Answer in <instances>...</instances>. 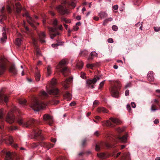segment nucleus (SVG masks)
<instances>
[{
    "label": "nucleus",
    "instance_id": "1",
    "mask_svg": "<svg viewBox=\"0 0 160 160\" xmlns=\"http://www.w3.org/2000/svg\"><path fill=\"white\" fill-rule=\"evenodd\" d=\"M58 21L57 19H54L52 21V24L54 27H48V29L49 32V34L50 38L53 39L57 35H59L60 32L59 30L62 31V25L59 26H58Z\"/></svg>",
    "mask_w": 160,
    "mask_h": 160
},
{
    "label": "nucleus",
    "instance_id": "2",
    "mask_svg": "<svg viewBox=\"0 0 160 160\" xmlns=\"http://www.w3.org/2000/svg\"><path fill=\"white\" fill-rule=\"evenodd\" d=\"M18 123L20 126L24 127H35L36 125L38 124L39 122L36 121L33 119H30L29 120L26 121L23 119L21 117H18L17 118Z\"/></svg>",
    "mask_w": 160,
    "mask_h": 160
},
{
    "label": "nucleus",
    "instance_id": "3",
    "mask_svg": "<svg viewBox=\"0 0 160 160\" xmlns=\"http://www.w3.org/2000/svg\"><path fill=\"white\" fill-rule=\"evenodd\" d=\"M51 83L50 88L47 89L48 92L53 96V98H58L60 96L59 91L57 88L54 87L57 84L56 80L53 78L51 82Z\"/></svg>",
    "mask_w": 160,
    "mask_h": 160
},
{
    "label": "nucleus",
    "instance_id": "4",
    "mask_svg": "<svg viewBox=\"0 0 160 160\" xmlns=\"http://www.w3.org/2000/svg\"><path fill=\"white\" fill-rule=\"evenodd\" d=\"M67 61L63 59L60 61L56 67L58 71L61 72L64 77L68 75L69 70L67 67L64 66L67 63Z\"/></svg>",
    "mask_w": 160,
    "mask_h": 160
},
{
    "label": "nucleus",
    "instance_id": "5",
    "mask_svg": "<svg viewBox=\"0 0 160 160\" xmlns=\"http://www.w3.org/2000/svg\"><path fill=\"white\" fill-rule=\"evenodd\" d=\"M121 84L118 81H113L110 90L112 96L114 98H118L119 97V92L118 89L121 87Z\"/></svg>",
    "mask_w": 160,
    "mask_h": 160
},
{
    "label": "nucleus",
    "instance_id": "6",
    "mask_svg": "<svg viewBox=\"0 0 160 160\" xmlns=\"http://www.w3.org/2000/svg\"><path fill=\"white\" fill-rule=\"evenodd\" d=\"M7 9L8 13L9 14H11L13 11L16 14H19L21 12L22 8L20 3L18 2L16 3L15 5L11 3H9L8 5H7Z\"/></svg>",
    "mask_w": 160,
    "mask_h": 160
},
{
    "label": "nucleus",
    "instance_id": "7",
    "mask_svg": "<svg viewBox=\"0 0 160 160\" xmlns=\"http://www.w3.org/2000/svg\"><path fill=\"white\" fill-rule=\"evenodd\" d=\"M31 107L35 111H38L43 108L45 104L41 101L38 100L36 98H34L33 101L31 102Z\"/></svg>",
    "mask_w": 160,
    "mask_h": 160
},
{
    "label": "nucleus",
    "instance_id": "8",
    "mask_svg": "<svg viewBox=\"0 0 160 160\" xmlns=\"http://www.w3.org/2000/svg\"><path fill=\"white\" fill-rule=\"evenodd\" d=\"M110 120L104 121L102 122V125L104 126H108L111 127H114V125L112 122L114 124L118 125L121 123L119 120L116 118L111 117L109 118Z\"/></svg>",
    "mask_w": 160,
    "mask_h": 160
},
{
    "label": "nucleus",
    "instance_id": "9",
    "mask_svg": "<svg viewBox=\"0 0 160 160\" xmlns=\"http://www.w3.org/2000/svg\"><path fill=\"white\" fill-rule=\"evenodd\" d=\"M22 16L26 17L28 22L34 29L36 28V25L39 24L38 23L36 22L34 19L29 16L28 12H26L24 14H23Z\"/></svg>",
    "mask_w": 160,
    "mask_h": 160
},
{
    "label": "nucleus",
    "instance_id": "10",
    "mask_svg": "<svg viewBox=\"0 0 160 160\" xmlns=\"http://www.w3.org/2000/svg\"><path fill=\"white\" fill-rule=\"evenodd\" d=\"M2 140L3 142H4L7 144H10L15 148H17L18 147L17 144L14 142L13 138L11 136H8L4 138H2Z\"/></svg>",
    "mask_w": 160,
    "mask_h": 160
},
{
    "label": "nucleus",
    "instance_id": "11",
    "mask_svg": "<svg viewBox=\"0 0 160 160\" xmlns=\"http://www.w3.org/2000/svg\"><path fill=\"white\" fill-rule=\"evenodd\" d=\"M13 158L15 160H21L19 157L15 153H11L10 152H8L6 153L5 160H12Z\"/></svg>",
    "mask_w": 160,
    "mask_h": 160
},
{
    "label": "nucleus",
    "instance_id": "12",
    "mask_svg": "<svg viewBox=\"0 0 160 160\" xmlns=\"http://www.w3.org/2000/svg\"><path fill=\"white\" fill-rule=\"evenodd\" d=\"M160 101L157 99H155L154 103L151 106V110L152 112H154L158 109L160 110Z\"/></svg>",
    "mask_w": 160,
    "mask_h": 160
},
{
    "label": "nucleus",
    "instance_id": "13",
    "mask_svg": "<svg viewBox=\"0 0 160 160\" xmlns=\"http://www.w3.org/2000/svg\"><path fill=\"white\" fill-rule=\"evenodd\" d=\"M34 133V138L38 140H42L44 138L43 136L41 134V131L37 128L33 129Z\"/></svg>",
    "mask_w": 160,
    "mask_h": 160
},
{
    "label": "nucleus",
    "instance_id": "14",
    "mask_svg": "<svg viewBox=\"0 0 160 160\" xmlns=\"http://www.w3.org/2000/svg\"><path fill=\"white\" fill-rule=\"evenodd\" d=\"M56 8L61 15H64L68 13L67 9L64 5H58L56 7Z\"/></svg>",
    "mask_w": 160,
    "mask_h": 160
},
{
    "label": "nucleus",
    "instance_id": "15",
    "mask_svg": "<svg viewBox=\"0 0 160 160\" xmlns=\"http://www.w3.org/2000/svg\"><path fill=\"white\" fill-rule=\"evenodd\" d=\"M100 78L99 77H96L95 76L92 79L88 80L87 81V83L88 85V87L91 88H94V86L93 85H92V84L95 83L97 80H99Z\"/></svg>",
    "mask_w": 160,
    "mask_h": 160
},
{
    "label": "nucleus",
    "instance_id": "16",
    "mask_svg": "<svg viewBox=\"0 0 160 160\" xmlns=\"http://www.w3.org/2000/svg\"><path fill=\"white\" fill-rule=\"evenodd\" d=\"M4 119L2 110H0V133L2 132L4 125Z\"/></svg>",
    "mask_w": 160,
    "mask_h": 160
},
{
    "label": "nucleus",
    "instance_id": "17",
    "mask_svg": "<svg viewBox=\"0 0 160 160\" xmlns=\"http://www.w3.org/2000/svg\"><path fill=\"white\" fill-rule=\"evenodd\" d=\"M15 120V117L12 113H8L6 118V121L10 123H13Z\"/></svg>",
    "mask_w": 160,
    "mask_h": 160
},
{
    "label": "nucleus",
    "instance_id": "18",
    "mask_svg": "<svg viewBox=\"0 0 160 160\" xmlns=\"http://www.w3.org/2000/svg\"><path fill=\"white\" fill-rule=\"evenodd\" d=\"M43 119L44 121H46L50 125H51L53 121L52 117L48 114H44L43 116Z\"/></svg>",
    "mask_w": 160,
    "mask_h": 160
},
{
    "label": "nucleus",
    "instance_id": "19",
    "mask_svg": "<svg viewBox=\"0 0 160 160\" xmlns=\"http://www.w3.org/2000/svg\"><path fill=\"white\" fill-rule=\"evenodd\" d=\"M38 35L39 37V39L40 42L43 44L46 42L44 39L46 38V35L44 32H41L38 33Z\"/></svg>",
    "mask_w": 160,
    "mask_h": 160
},
{
    "label": "nucleus",
    "instance_id": "20",
    "mask_svg": "<svg viewBox=\"0 0 160 160\" xmlns=\"http://www.w3.org/2000/svg\"><path fill=\"white\" fill-rule=\"evenodd\" d=\"M72 80V78L70 77L68 79H66L64 81H63L62 82V85L63 87L65 89H67L68 86V84L69 82H71Z\"/></svg>",
    "mask_w": 160,
    "mask_h": 160
},
{
    "label": "nucleus",
    "instance_id": "21",
    "mask_svg": "<svg viewBox=\"0 0 160 160\" xmlns=\"http://www.w3.org/2000/svg\"><path fill=\"white\" fill-rule=\"evenodd\" d=\"M8 97L4 93H0V102H4L7 103L8 101Z\"/></svg>",
    "mask_w": 160,
    "mask_h": 160
},
{
    "label": "nucleus",
    "instance_id": "22",
    "mask_svg": "<svg viewBox=\"0 0 160 160\" xmlns=\"http://www.w3.org/2000/svg\"><path fill=\"white\" fill-rule=\"evenodd\" d=\"M8 30V28H3V31L4 32L2 33V37L1 38V42L2 43L6 39H7V36L6 35V32Z\"/></svg>",
    "mask_w": 160,
    "mask_h": 160
},
{
    "label": "nucleus",
    "instance_id": "23",
    "mask_svg": "<svg viewBox=\"0 0 160 160\" xmlns=\"http://www.w3.org/2000/svg\"><path fill=\"white\" fill-rule=\"evenodd\" d=\"M4 7H3L1 10V14L0 15V22L1 23H2V22L3 20H5L7 19L6 14L4 13Z\"/></svg>",
    "mask_w": 160,
    "mask_h": 160
},
{
    "label": "nucleus",
    "instance_id": "24",
    "mask_svg": "<svg viewBox=\"0 0 160 160\" xmlns=\"http://www.w3.org/2000/svg\"><path fill=\"white\" fill-rule=\"evenodd\" d=\"M6 69L4 63L2 61H0V75L2 74Z\"/></svg>",
    "mask_w": 160,
    "mask_h": 160
},
{
    "label": "nucleus",
    "instance_id": "25",
    "mask_svg": "<svg viewBox=\"0 0 160 160\" xmlns=\"http://www.w3.org/2000/svg\"><path fill=\"white\" fill-rule=\"evenodd\" d=\"M120 158L121 160H129L130 159L129 153L128 152H126L122 154Z\"/></svg>",
    "mask_w": 160,
    "mask_h": 160
},
{
    "label": "nucleus",
    "instance_id": "26",
    "mask_svg": "<svg viewBox=\"0 0 160 160\" xmlns=\"http://www.w3.org/2000/svg\"><path fill=\"white\" fill-rule=\"evenodd\" d=\"M147 78L148 80L150 82H152L154 80L152 71H150L149 72L147 75Z\"/></svg>",
    "mask_w": 160,
    "mask_h": 160
},
{
    "label": "nucleus",
    "instance_id": "27",
    "mask_svg": "<svg viewBox=\"0 0 160 160\" xmlns=\"http://www.w3.org/2000/svg\"><path fill=\"white\" fill-rule=\"evenodd\" d=\"M9 72L13 74L14 75H16L17 74V71L15 67V65H12L10 68L9 70Z\"/></svg>",
    "mask_w": 160,
    "mask_h": 160
},
{
    "label": "nucleus",
    "instance_id": "28",
    "mask_svg": "<svg viewBox=\"0 0 160 160\" xmlns=\"http://www.w3.org/2000/svg\"><path fill=\"white\" fill-rule=\"evenodd\" d=\"M35 41V40L34 39V44L35 46V52L37 56H39L41 55V53L40 52V50L39 48H38V46L36 45Z\"/></svg>",
    "mask_w": 160,
    "mask_h": 160
},
{
    "label": "nucleus",
    "instance_id": "29",
    "mask_svg": "<svg viewBox=\"0 0 160 160\" xmlns=\"http://www.w3.org/2000/svg\"><path fill=\"white\" fill-rule=\"evenodd\" d=\"M97 112L99 113L102 112L103 113H108V110L104 107L98 108L97 109Z\"/></svg>",
    "mask_w": 160,
    "mask_h": 160
},
{
    "label": "nucleus",
    "instance_id": "30",
    "mask_svg": "<svg viewBox=\"0 0 160 160\" xmlns=\"http://www.w3.org/2000/svg\"><path fill=\"white\" fill-rule=\"evenodd\" d=\"M35 77L36 81L38 82L39 81L40 78V72L38 71V69L37 70V71L35 72Z\"/></svg>",
    "mask_w": 160,
    "mask_h": 160
},
{
    "label": "nucleus",
    "instance_id": "31",
    "mask_svg": "<svg viewBox=\"0 0 160 160\" xmlns=\"http://www.w3.org/2000/svg\"><path fill=\"white\" fill-rule=\"evenodd\" d=\"M118 138L119 140L121 142H126L127 140V136L125 135L122 136V137H120L119 136L118 137Z\"/></svg>",
    "mask_w": 160,
    "mask_h": 160
},
{
    "label": "nucleus",
    "instance_id": "32",
    "mask_svg": "<svg viewBox=\"0 0 160 160\" xmlns=\"http://www.w3.org/2000/svg\"><path fill=\"white\" fill-rule=\"evenodd\" d=\"M64 96L68 99V100H70L72 98L71 95L68 92H65Z\"/></svg>",
    "mask_w": 160,
    "mask_h": 160
},
{
    "label": "nucleus",
    "instance_id": "33",
    "mask_svg": "<svg viewBox=\"0 0 160 160\" xmlns=\"http://www.w3.org/2000/svg\"><path fill=\"white\" fill-rule=\"evenodd\" d=\"M98 15L101 19L106 18L108 16L107 13L104 12H101L98 14Z\"/></svg>",
    "mask_w": 160,
    "mask_h": 160
},
{
    "label": "nucleus",
    "instance_id": "34",
    "mask_svg": "<svg viewBox=\"0 0 160 160\" xmlns=\"http://www.w3.org/2000/svg\"><path fill=\"white\" fill-rule=\"evenodd\" d=\"M98 156L102 159L106 158L107 157V155L104 153H101L100 154L97 153Z\"/></svg>",
    "mask_w": 160,
    "mask_h": 160
},
{
    "label": "nucleus",
    "instance_id": "35",
    "mask_svg": "<svg viewBox=\"0 0 160 160\" xmlns=\"http://www.w3.org/2000/svg\"><path fill=\"white\" fill-rule=\"evenodd\" d=\"M98 66L97 63H92V64H88L87 65V67L88 68H89L91 69H93V68L95 67Z\"/></svg>",
    "mask_w": 160,
    "mask_h": 160
},
{
    "label": "nucleus",
    "instance_id": "36",
    "mask_svg": "<svg viewBox=\"0 0 160 160\" xmlns=\"http://www.w3.org/2000/svg\"><path fill=\"white\" fill-rule=\"evenodd\" d=\"M40 95L41 96L44 98H46L48 97V94L44 91H41L40 92Z\"/></svg>",
    "mask_w": 160,
    "mask_h": 160
},
{
    "label": "nucleus",
    "instance_id": "37",
    "mask_svg": "<svg viewBox=\"0 0 160 160\" xmlns=\"http://www.w3.org/2000/svg\"><path fill=\"white\" fill-rule=\"evenodd\" d=\"M22 41V40L21 39L19 38H17L15 43L16 45L18 47L20 46L21 44Z\"/></svg>",
    "mask_w": 160,
    "mask_h": 160
},
{
    "label": "nucleus",
    "instance_id": "38",
    "mask_svg": "<svg viewBox=\"0 0 160 160\" xmlns=\"http://www.w3.org/2000/svg\"><path fill=\"white\" fill-rule=\"evenodd\" d=\"M88 53V52L86 50L81 51L79 53V55L82 56H85Z\"/></svg>",
    "mask_w": 160,
    "mask_h": 160
},
{
    "label": "nucleus",
    "instance_id": "39",
    "mask_svg": "<svg viewBox=\"0 0 160 160\" xmlns=\"http://www.w3.org/2000/svg\"><path fill=\"white\" fill-rule=\"evenodd\" d=\"M76 66L79 69H81L83 67V63L82 62H78L77 63Z\"/></svg>",
    "mask_w": 160,
    "mask_h": 160
},
{
    "label": "nucleus",
    "instance_id": "40",
    "mask_svg": "<svg viewBox=\"0 0 160 160\" xmlns=\"http://www.w3.org/2000/svg\"><path fill=\"white\" fill-rule=\"evenodd\" d=\"M87 141L86 139L82 140L81 142V146L82 147L85 146L87 144Z\"/></svg>",
    "mask_w": 160,
    "mask_h": 160
},
{
    "label": "nucleus",
    "instance_id": "41",
    "mask_svg": "<svg viewBox=\"0 0 160 160\" xmlns=\"http://www.w3.org/2000/svg\"><path fill=\"white\" fill-rule=\"evenodd\" d=\"M102 143H101L99 144H97L95 146V150L97 151H98L100 150V148Z\"/></svg>",
    "mask_w": 160,
    "mask_h": 160
},
{
    "label": "nucleus",
    "instance_id": "42",
    "mask_svg": "<svg viewBox=\"0 0 160 160\" xmlns=\"http://www.w3.org/2000/svg\"><path fill=\"white\" fill-rule=\"evenodd\" d=\"M19 102L20 104L25 105L27 103V101L25 99H20L19 100Z\"/></svg>",
    "mask_w": 160,
    "mask_h": 160
},
{
    "label": "nucleus",
    "instance_id": "43",
    "mask_svg": "<svg viewBox=\"0 0 160 160\" xmlns=\"http://www.w3.org/2000/svg\"><path fill=\"white\" fill-rule=\"evenodd\" d=\"M54 144L50 143H47L46 148H48V149L53 147Z\"/></svg>",
    "mask_w": 160,
    "mask_h": 160
},
{
    "label": "nucleus",
    "instance_id": "44",
    "mask_svg": "<svg viewBox=\"0 0 160 160\" xmlns=\"http://www.w3.org/2000/svg\"><path fill=\"white\" fill-rule=\"evenodd\" d=\"M116 130L118 133H120L124 132V128H118L116 129Z\"/></svg>",
    "mask_w": 160,
    "mask_h": 160
},
{
    "label": "nucleus",
    "instance_id": "45",
    "mask_svg": "<svg viewBox=\"0 0 160 160\" xmlns=\"http://www.w3.org/2000/svg\"><path fill=\"white\" fill-rule=\"evenodd\" d=\"M47 72L48 75H50L51 73V67L49 66H48L47 68Z\"/></svg>",
    "mask_w": 160,
    "mask_h": 160
},
{
    "label": "nucleus",
    "instance_id": "46",
    "mask_svg": "<svg viewBox=\"0 0 160 160\" xmlns=\"http://www.w3.org/2000/svg\"><path fill=\"white\" fill-rule=\"evenodd\" d=\"M121 154V152H119L117 153H113L112 156L115 158H118L120 156Z\"/></svg>",
    "mask_w": 160,
    "mask_h": 160
},
{
    "label": "nucleus",
    "instance_id": "47",
    "mask_svg": "<svg viewBox=\"0 0 160 160\" xmlns=\"http://www.w3.org/2000/svg\"><path fill=\"white\" fill-rule=\"evenodd\" d=\"M39 144L42 147L46 148L47 143L44 142H41L39 143Z\"/></svg>",
    "mask_w": 160,
    "mask_h": 160
},
{
    "label": "nucleus",
    "instance_id": "48",
    "mask_svg": "<svg viewBox=\"0 0 160 160\" xmlns=\"http://www.w3.org/2000/svg\"><path fill=\"white\" fill-rule=\"evenodd\" d=\"M25 32L26 33L29 35H30L31 34V33L30 31L29 28L27 27H25Z\"/></svg>",
    "mask_w": 160,
    "mask_h": 160
},
{
    "label": "nucleus",
    "instance_id": "49",
    "mask_svg": "<svg viewBox=\"0 0 160 160\" xmlns=\"http://www.w3.org/2000/svg\"><path fill=\"white\" fill-rule=\"evenodd\" d=\"M153 29L154 31L156 32H158L160 30V27H154Z\"/></svg>",
    "mask_w": 160,
    "mask_h": 160
},
{
    "label": "nucleus",
    "instance_id": "50",
    "mask_svg": "<svg viewBox=\"0 0 160 160\" xmlns=\"http://www.w3.org/2000/svg\"><path fill=\"white\" fill-rule=\"evenodd\" d=\"M105 81H103L100 84L99 86V89H101V88H102L104 84Z\"/></svg>",
    "mask_w": 160,
    "mask_h": 160
},
{
    "label": "nucleus",
    "instance_id": "51",
    "mask_svg": "<svg viewBox=\"0 0 160 160\" xmlns=\"http://www.w3.org/2000/svg\"><path fill=\"white\" fill-rule=\"evenodd\" d=\"M91 56L97 57V54L95 52H92L90 53Z\"/></svg>",
    "mask_w": 160,
    "mask_h": 160
},
{
    "label": "nucleus",
    "instance_id": "52",
    "mask_svg": "<svg viewBox=\"0 0 160 160\" xmlns=\"http://www.w3.org/2000/svg\"><path fill=\"white\" fill-rule=\"evenodd\" d=\"M134 2H135L134 3V4L138 6L139 5L140 3L141 2L140 0H134Z\"/></svg>",
    "mask_w": 160,
    "mask_h": 160
},
{
    "label": "nucleus",
    "instance_id": "53",
    "mask_svg": "<svg viewBox=\"0 0 160 160\" xmlns=\"http://www.w3.org/2000/svg\"><path fill=\"white\" fill-rule=\"evenodd\" d=\"M98 101L97 100L95 101L93 103V107L94 108L95 107H96L98 105Z\"/></svg>",
    "mask_w": 160,
    "mask_h": 160
},
{
    "label": "nucleus",
    "instance_id": "54",
    "mask_svg": "<svg viewBox=\"0 0 160 160\" xmlns=\"http://www.w3.org/2000/svg\"><path fill=\"white\" fill-rule=\"evenodd\" d=\"M112 28L113 30L114 31H117L118 30V27L115 25H113L112 27Z\"/></svg>",
    "mask_w": 160,
    "mask_h": 160
},
{
    "label": "nucleus",
    "instance_id": "55",
    "mask_svg": "<svg viewBox=\"0 0 160 160\" xmlns=\"http://www.w3.org/2000/svg\"><path fill=\"white\" fill-rule=\"evenodd\" d=\"M127 109L128 110V112H130L131 111V109L130 105L129 104H128L127 106Z\"/></svg>",
    "mask_w": 160,
    "mask_h": 160
},
{
    "label": "nucleus",
    "instance_id": "56",
    "mask_svg": "<svg viewBox=\"0 0 160 160\" xmlns=\"http://www.w3.org/2000/svg\"><path fill=\"white\" fill-rule=\"evenodd\" d=\"M53 101L54 102V104H57L59 102V101L58 100H56L54 98L53 99Z\"/></svg>",
    "mask_w": 160,
    "mask_h": 160
},
{
    "label": "nucleus",
    "instance_id": "57",
    "mask_svg": "<svg viewBox=\"0 0 160 160\" xmlns=\"http://www.w3.org/2000/svg\"><path fill=\"white\" fill-rule=\"evenodd\" d=\"M131 83L130 82L128 83L125 86V88H127L131 87Z\"/></svg>",
    "mask_w": 160,
    "mask_h": 160
},
{
    "label": "nucleus",
    "instance_id": "58",
    "mask_svg": "<svg viewBox=\"0 0 160 160\" xmlns=\"http://www.w3.org/2000/svg\"><path fill=\"white\" fill-rule=\"evenodd\" d=\"M108 140H113V138L112 137V135H108Z\"/></svg>",
    "mask_w": 160,
    "mask_h": 160
},
{
    "label": "nucleus",
    "instance_id": "59",
    "mask_svg": "<svg viewBox=\"0 0 160 160\" xmlns=\"http://www.w3.org/2000/svg\"><path fill=\"white\" fill-rule=\"evenodd\" d=\"M85 75L86 74L85 73L82 72H81V77L83 79L85 78L86 77Z\"/></svg>",
    "mask_w": 160,
    "mask_h": 160
},
{
    "label": "nucleus",
    "instance_id": "60",
    "mask_svg": "<svg viewBox=\"0 0 160 160\" xmlns=\"http://www.w3.org/2000/svg\"><path fill=\"white\" fill-rule=\"evenodd\" d=\"M108 42L110 43H112L113 42V40L112 38H109L108 39Z\"/></svg>",
    "mask_w": 160,
    "mask_h": 160
},
{
    "label": "nucleus",
    "instance_id": "61",
    "mask_svg": "<svg viewBox=\"0 0 160 160\" xmlns=\"http://www.w3.org/2000/svg\"><path fill=\"white\" fill-rule=\"evenodd\" d=\"M60 44L59 43H56V44H52V46L53 48H55L56 47H57Z\"/></svg>",
    "mask_w": 160,
    "mask_h": 160
},
{
    "label": "nucleus",
    "instance_id": "62",
    "mask_svg": "<svg viewBox=\"0 0 160 160\" xmlns=\"http://www.w3.org/2000/svg\"><path fill=\"white\" fill-rule=\"evenodd\" d=\"M106 145L107 147L108 148H112L113 147V146L111 144L109 143H106Z\"/></svg>",
    "mask_w": 160,
    "mask_h": 160
},
{
    "label": "nucleus",
    "instance_id": "63",
    "mask_svg": "<svg viewBox=\"0 0 160 160\" xmlns=\"http://www.w3.org/2000/svg\"><path fill=\"white\" fill-rule=\"evenodd\" d=\"M99 133L98 131H96L94 133V135L96 136H99Z\"/></svg>",
    "mask_w": 160,
    "mask_h": 160
},
{
    "label": "nucleus",
    "instance_id": "64",
    "mask_svg": "<svg viewBox=\"0 0 160 160\" xmlns=\"http://www.w3.org/2000/svg\"><path fill=\"white\" fill-rule=\"evenodd\" d=\"M78 27L76 25L75 26H74L73 27V29H74V31H77L78 30Z\"/></svg>",
    "mask_w": 160,
    "mask_h": 160
}]
</instances>
